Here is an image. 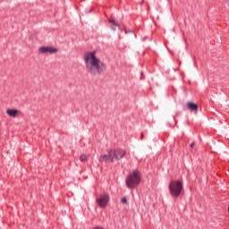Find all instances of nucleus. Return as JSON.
Listing matches in <instances>:
<instances>
[{
  "instance_id": "1",
  "label": "nucleus",
  "mask_w": 229,
  "mask_h": 229,
  "mask_svg": "<svg viewBox=\"0 0 229 229\" xmlns=\"http://www.w3.org/2000/svg\"><path fill=\"white\" fill-rule=\"evenodd\" d=\"M83 58L86 70L92 76H99L106 71V65L96 56V51L86 52Z\"/></svg>"
},
{
  "instance_id": "2",
  "label": "nucleus",
  "mask_w": 229,
  "mask_h": 229,
  "mask_svg": "<svg viewBox=\"0 0 229 229\" xmlns=\"http://www.w3.org/2000/svg\"><path fill=\"white\" fill-rule=\"evenodd\" d=\"M126 187L128 189H135L140 183V172L134 170L125 178Z\"/></svg>"
},
{
  "instance_id": "3",
  "label": "nucleus",
  "mask_w": 229,
  "mask_h": 229,
  "mask_svg": "<svg viewBox=\"0 0 229 229\" xmlns=\"http://www.w3.org/2000/svg\"><path fill=\"white\" fill-rule=\"evenodd\" d=\"M168 190L172 198H179L182 195V191H183V182L181 181H171Z\"/></svg>"
},
{
  "instance_id": "4",
  "label": "nucleus",
  "mask_w": 229,
  "mask_h": 229,
  "mask_svg": "<svg viewBox=\"0 0 229 229\" xmlns=\"http://www.w3.org/2000/svg\"><path fill=\"white\" fill-rule=\"evenodd\" d=\"M96 201L100 208H105L108 205V201H110V195L102 193L97 198Z\"/></svg>"
},
{
  "instance_id": "5",
  "label": "nucleus",
  "mask_w": 229,
  "mask_h": 229,
  "mask_svg": "<svg viewBox=\"0 0 229 229\" xmlns=\"http://www.w3.org/2000/svg\"><path fill=\"white\" fill-rule=\"evenodd\" d=\"M114 161V154L112 149L107 150V154L102 155L99 157V162H106L108 164H112Z\"/></svg>"
},
{
  "instance_id": "6",
  "label": "nucleus",
  "mask_w": 229,
  "mask_h": 229,
  "mask_svg": "<svg viewBox=\"0 0 229 229\" xmlns=\"http://www.w3.org/2000/svg\"><path fill=\"white\" fill-rule=\"evenodd\" d=\"M114 160H121L122 158H124V156L126 155V150L123 148H116L112 150Z\"/></svg>"
},
{
  "instance_id": "7",
  "label": "nucleus",
  "mask_w": 229,
  "mask_h": 229,
  "mask_svg": "<svg viewBox=\"0 0 229 229\" xmlns=\"http://www.w3.org/2000/svg\"><path fill=\"white\" fill-rule=\"evenodd\" d=\"M38 51L44 55L46 53H50V55H53L55 53L58 52V49L55 48V47H41L38 48Z\"/></svg>"
},
{
  "instance_id": "8",
  "label": "nucleus",
  "mask_w": 229,
  "mask_h": 229,
  "mask_svg": "<svg viewBox=\"0 0 229 229\" xmlns=\"http://www.w3.org/2000/svg\"><path fill=\"white\" fill-rule=\"evenodd\" d=\"M6 114H7V115H9V117H17V114H19V110H17V109H7Z\"/></svg>"
},
{
  "instance_id": "9",
  "label": "nucleus",
  "mask_w": 229,
  "mask_h": 229,
  "mask_svg": "<svg viewBox=\"0 0 229 229\" xmlns=\"http://www.w3.org/2000/svg\"><path fill=\"white\" fill-rule=\"evenodd\" d=\"M186 105H187V107L189 108V110H191V112L198 110V105H196L192 102H188Z\"/></svg>"
},
{
  "instance_id": "10",
  "label": "nucleus",
  "mask_w": 229,
  "mask_h": 229,
  "mask_svg": "<svg viewBox=\"0 0 229 229\" xmlns=\"http://www.w3.org/2000/svg\"><path fill=\"white\" fill-rule=\"evenodd\" d=\"M80 161L81 162H87V155H84V154L81 155Z\"/></svg>"
},
{
  "instance_id": "11",
  "label": "nucleus",
  "mask_w": 229,
  "mask_h": 229,
  "mask_svg": "<svg viewBox=\"0 0 229 229\" xmlns=\"http://www.w3.org/2000/svg\"><path fill=\"white\" fill-rule=\"evenodd\" d=\"M121 203L122 205H126L128 203V199H126V197L121 199Z\"/></svg>"
},
{
  "instance_id": "12",
  "label": "nucleus",
  "mask_w": 229,
  "mask_h": 229,
  "mask_svg": "<svg viewBox=\"0 0 229 229\" xmlns=\"http://www.w3.org/2000/svg\"><path fill=\"white\" fill-rule=\"evenodd\" d=\"M109 22H111L114 26L119 27V23H117L114 20H109Z\"/></svg>"
},
{
  "instance_id": "13",
  "label": "nucleus",
  "mask_w": 229,
  "mask_h": 229,
  "mask_svg": "<svg viewBox=\"0 0 229 229\" xmlns=\"http://www.w3.org/2000/svg\"><path fill=\"white\" fill-rule=\"evenodd\" d=\"M190 146L191 148H194V142H192Z\"/></svg>"
},
{
  "instance_id": "14",
  "label": "nucleus",
  "mask_w": 229,
  "mask_h": 229,
  "mask_svg": "<svg viewBox=\"0 0 229 229\" xmlns=\"http://www.w3.org/2000/svg\"><path fill=\"white\" fill-rule=\"evenodd\" d=\"M111 29H112L114 31H115V28H114V27H111Z\"/></svg>"
}]
</instances>
